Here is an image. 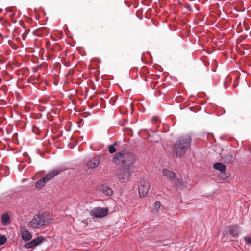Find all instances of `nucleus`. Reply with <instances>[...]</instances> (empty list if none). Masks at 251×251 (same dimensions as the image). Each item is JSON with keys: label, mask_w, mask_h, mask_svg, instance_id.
Instances as JSON below:
<instances>
[{"label": "nucleus", "mask_w": 251, "mask_h": 251, "mask_svg": "<svg viewBox=\"0 0 251 251\" xmlns=\"http://www.w3.org/2000/svg\"><path fill=\"white\" fill-rule=\"evenodd\" d=\"M60 171L58 169H54L49 172L44 176L46 180L48 182L49 181L53 179L56 176L59 175Z\"/></svg>", "instance_id": "obj_11"}, {"label": "nucleus", "mask_w": 251, "mask_h": 251, "mask_svg": "<svg viewBox=\"0 0 251 251\" xmlns=\"http://www.w3.org/2000/svg\"><path fill=\"white\" fill-rule=\"evenodd\" d=\"M150 188V183L147 180H141L138 189L140 197H145L149 192Z\"/></svg>", "instance_id": "obj_6"}, {"label": "nucleus", "mask_w": 251, "mask_h": 251, "mask_svg": "<svg viewBox=\"0 0 251 251\" xmlns=\"http://www.w3.org/2000/svg\"><path fill=\"white\" fill-rule=\"evenodd\" d=\"M213 168L214 169L220 172L219 177L222 179L225 180L228 178L230 176L229 173L226 172L227 167L226 165L220 162H216L214 164Z\"/></svg>", "instance_id": "obj_5"}, {"label": "nucleus", "mask_w": 251, "mask_h": 251, "mask_svg": "<svg viewBox=\"0 0 251 251\" xmlns=\"http://www.w3.org/2000/svg\"><path fill=\"white\" fill-rule=\"evenodd\" d=\"M115 158L121 161L122 168L117 175V177L121 183L129 180L131 175L130 171L133 167L135 159L133 155L129 152L122 151L115 155Z\"/></svg>", "instance_id": "obj_1"}, {"label": "nucleus", "mask_w": 251, "mask_h": 251, "mask_svg": "<svg viewBox=\"0 0 251 251\" xmlns=\"http://www.w3.org/2000/svg\"><path fill=\"white\" fill-rule=\"evenodd\" d=\"M50 221L51 218L50 215L47 212H43L35 215L29 222L28 225L33 229H40L48 225Z\"/></svg>", "instance_id": "obj_3"}, {"label": "nucleus", "mask_w": 251, "mask_h": 251, "mask_svg": "<svg viewBox=\"0 0 251 251\" xmlns=\"http://www.w3.org/2000/svg\"><path fill=\"white\" fill-rule=\"evenodd\" d=\"M229 234L234 238H237L239 236V226L235 225L228 227Z\"/></svg>", "instance_id": "obj_10"}, {"label": "nucleus", "mask_w": 251, "mask_h": 251, "mask_svg": "<svg viewBox=\"0 0 251 251\" xmlns=\"http://www.w3.org/2000/svg\"><path fill=\"white\" fill-rule=\"evenodd\" d=\"M162 173L172 182H176L177 184V183L180 182L179 180L176 178V175L175 173L173 172L172 171L167 169H164L162 171Z\"/></svg>", "instance_id": "obj_9"}, {"label": "nucleus", "mask_w": 251, "mask_h": 251, "mask_svg": "<svg viewBox=\"0 0 251 251\" xmlns=\"http://www.w3.org/2000/svg\"><path fill=\"white\" fill-rule=\"evenodd\" d=\"M47 182H48L47 181L44 177L37 181L35 184V187L36 188H41L45 186V183Z\"/></svg>", "instance_id": "obj_16"}, {"label": "nucleus", "mask_w": 251, "mask_h": 251, "mask_svg": "<svg viewBox=\"0 0 251 251\" xmlns=\"http://www.w3.org/2000/svg\"><path fill=\"white\" fill-rule=\"evenodd\" d=\"M1 221L3 225H7L10 223V218L7 212L3 213L1 215Z\"/></svg>", "instance_id": "obj_15"}, {"label": "nucleus", "mask_w": 251, "mask_h": 251, "mask_svg": "<svg viewBox=\"0 0 251 251\" xmlns=\"http://www.w3.org/2000/svg\"><path fill=\"white\" fill-rule=\"evenodd\" d=\"M25 166L23 165L22 164H19L18 166V170L20 172H22Z\"/></svg>", "instance_id": "obj_21"}, {"label": "nucleus", "mask_w": 251, "mask_h": 251, "mask_svg": "<svg viewBox=\"0 0 251 251\" xmlns=\"http://www.w3.org/2000/svg\"><path fill=\"white\" fill-rule=\"evenodd\" d=\"M21 236L25 241H28L32 238V235L25 227H22L21 229Z\"/></svg>", "instance_id": "obj_12"}, {"label": "nucleus", "mask_w": 251, "mask_h": 251, "mask_svg": "<svg viewBox=\"0 0 251 251\" xmlns=\"http://www.w3.org/2000/svg\"><path fill=\"white\" fill-rule=\"evenodd\" d=\"M6 241L7 239L4 235H0V246L4 244Z\"/></svg>", "instance_id": "obj_18"}, {"label": "nucleus", "mask_w": 251, "mask_h": 251, "mask_svg": "<svg viewBox=\"0 0 251 251\" xmlns=\"http://www.w3.org/2000/svg\"><path fill=\"white\" fill-rule=\"evenodd\" d=\"M225 89H227V87H226V85H225Z\"/></svg>", "instance_id": "obj_22"}, {"label": "nucleus", "mask_w": 251, "mask_h": 251, "mask_svg": "<svg viewBox=\"0 0 251 251\" xmlns=\"http://www.w3.org/2000/svg\"><path fill=\"white\" fill-rule=\"evenodd\" d=\"M45 240V238L42 236H38L37 238L33 239L30 242L25 245V247L27 249L32 248L40 245Z\"/></svg>", "instance_id": "obj_8"}, {"label": "nucleus", "mask_w": 251, "mask_h": 251, "mask_svg": "<svg viewBox=\"0 0 251 251\" xmlns=\"http://www.w3.org/2000/svg\"><path fill=\"white\" fill-rule=\"evenodd\" d=\"M25 154H27L26 153H24V155H25Z\"/></svg>", "instance_id": "obj_24"}, {"label": "nucleus", "mask_w": 251, "mask_h": 251, "mask_svg": "<svg viewBox=\"0 0 251 251\" xmlns=\"http://www.w3.org/2000/svg\"><path fill=\"white\" fill-rule=\"evenodd\" d=\"M108 208L96 207L91 209L89 213L93 217L101 218L107 216L108 214Z\"/></svg>", "instance_id": "obj_4"}, {"label": "nucleus", "mask_w": 251, "mask_h": 251, "mask_svg": "<svg viewBox=\"0 0 251 251\" xmlns=\"http://www.w3.org/2000/svg\"><path fill=\"white\" fill-rule=\"evenodd\" d=\"M161 205V203L159 201H156L154 204V210L158 211Z\"/></svg>", "instance_id": "obj_19"}, {"label": "nucleus", "mask_w": 251, "mask_h": 251, "mask_svg": "<svg viewBox=\"0 0 251 251\" xmlns=\"http://www.w3.org/2000/svg\"><path fill=\"white\" fill-rule=\"evenodd\" d=\"M45 240V238L42 236H38L37 238L33 239L30 242L25 245V247L27 249L32 248L40 245Z\"/></svg>", "instance_id": "obj_7"}, {"label": "nucleus", "mask_w": 251, "mask_h": 251, "mask_svg": "<svg viewBox=\"0 0 251 251\" xmlns=\"http://www.w3.org/2000/svg\"><path fill=\"white\" fill-rule=\"evenodd\" d=\"M2 10L0 9V13L2 12Z\"/></svg>", "instance_id": "obj_23"}, {"label": "nucleus", "mask_w": 251, "mask_h": 251, "mask_svg": "<svg viewBox=\"0 0 251 251\" xmlns=\"http://www.w3.org/2000/svg\"><path fill=\"white\" fill-rule=\"evenodd\" d=\"M100 163V159L97 158H95L91 159L87 164V166L88 168L90 169H93L96 168Z\"/></svg>", "instance_id": "obj_14"}, {"label": "nucleus", "mask_w": 251, "mask_h": 251, "mask_svg": "<svg viewBox=\"0 0 251 251\" xmlns=\"http://www.w3.org/2000/svg\"><path fill=\"white\" fill-rule=\"evenodd\" d=\"M116 145H117V143L114 142L113 145H111L109 146V147H108L109 151L110 153H113L116 151V149L114 147V146Z\"/></svg>", "instance_id": "obj_17"}, {"label": "nucleus", "mask_w": 251, "mask_h": 251, "mask_svg": "<svg viewBox=\"0 0 251 251\" xmlns=\"http://www.w3.org/2000/svg\"><path fill=\"white\" fill-rule=\"evenodd\" d=\"M100 190L103 194L106 196H111L113 195V191L107 185H102L100 188Z\"/></svg>", "instance_id": "obj_13"}, {"label": "nucleus", "mask_w": 251, "mask_h": 251, "mask_svg": "<svg viewBox=\"0 0 251 251\" xmlns=\"http://www.w3.org/2000/svg\"><path fill=\"white\" fill-rule=\"evenodd\" d=\"M191 137L186 135L180 137L173 146L172 153L176 157H181L186 153L190 146Z\"/></svg>", "instance_id": "obj_2"}, {"label": "nucleus", "mask_w": 251, "mask_h": 251, "mask_svg": "<svg viewBox=\"0 0 251 251\" xmlns=\"http://www.w3.org/2000/svg\"><path fill=\"white\" fill-rule=\"evenodd\" d=\"M244 240L248 243L251 244V237H245Z\"/></svg>", "instance_id": "obj_20"}]
</instances>
